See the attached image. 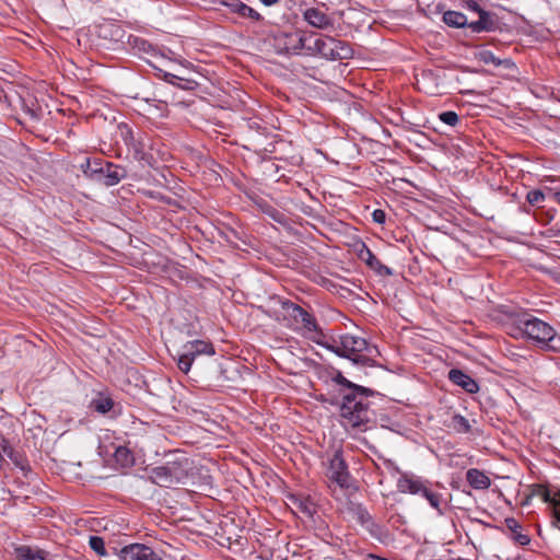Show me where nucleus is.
I'll return each mask as SVG.
<instances>
[{
    "label": "nucleus",
    "mask_w": 560,
    "mask_h": 560,
    "mask_svg": "<svg viewBox=\"0 0 560 560\" xmlns=\"http://www.w3.org/2000/svg\"><path fill=\"white\" fill-rule=\"evenodd\" d=\"M331 381L348 389L342 396L340 415L348 425L361 428L371 420L369 396L370 388L357 385L347 380L340 371H336Z\"/></svg>",
    "instance_id": "obj_1"
},
{
    "label": "nucleus",
    "mask_w": 560,
    "mask_h": 560,
    "mask_svg": "<svg viewBox=\"0 0 560 560\" xmlns=\"http://www.w3.org/2000/svg\"><path fill=\"white\" fill-rule=\"evenodd\" d=\"M190 469L191 462L188 457L175 455L173 459L152 468L149 477L153 483L160 487L172 488L185 483Z\"/></svg>",
    "instance_id": "obj_2"
},
{
    "label": "nucleus",
    "mask_w": 560,
    "mask_h": 560,
    "mask_svg": "<svg viewBox=\"0 0 560 560\" xmlns=\"http://www.w3.org/2000/svg\"><path fill=\"white\" fill-rule=\"evenodd\" d=\"M520 337H526L533 340L544 350H560V336L546 322L525 314L521 324Z\"/></svg>",
    "instance_id": "obj_3"
},
{
    "label": "nucleus",
    "mask_w": 560,
    "mask_h": 560,
    "mask_svg": "<svg viewBox=\"0 0 560 560\" xmlns=\"http://www.w3.org/2000/svg\"><path fill=\"white\" fill-rule=\"evenodd\" d=\"M368 341L350 334L340 337L329 349L338 357L350 359L354 364L371 365L372 360L363 355L362 352L368 349Z\"/></svg>",
    "instance_id": "obj_4"
},
{
    "label": "nucleus",
    "mask_w": 560,
    "mask_h": 560,
    "mask_svg": "<svg viewBox=\"0 0 560 560\" xmlns=\"http://www.w3.org/2000/svg\"><path fill=\"white\" fill-rule=\"evenodd\" d=\"M118 129L122 142L128 151L132 153L133 159L142 164H150L151 156L147 152L149 137L141 131H135L125 122L119 124Z\"/></svg>",
    "instance_id": "obj_5"
},
{
    "label": "nucleus",
    "mask_w": 560,
    "mask_h": 560,
    "mask_svg": "<svg viewBox=\"0 0 560 560\" xmlns=\"http://www.w3.org/2000/svg\"><path fill=\"white\" fill-rule=\"evenodd\" d=\"M328 60L349 59L353 55L351 46L331 36H319L314 40L313 46L307 47Z\"/></svg>",
    "instance_id": "obj_6"
},
{
    "label": "nucleus",
    "mask_w": 560,
    "mask_h": 560,
    "mask_svg": "<svg viewBox=\"0 0 560 560\" xmlns=\"http://www.w3.org/2000/svg\"><path fill=\"white\" fill-rule=\"evenodd\" d=\"M525 314L521 313L518 308L511 305H497L492 306V324L500 326L508 335L518 338L521 331V324Z\"/></svg>",
    "instance_id": "obj_7"
},
{
    "label": "nucleus",
    "mask_w": 560,
    "mask_h": 560,
    "mask_svg": "<svg viewBox=\"0 0 560 560\" xmlns=\"http://www.w3.org/2000/svg\"><path fill=\"white\" fill-rule=\"evenodd\" d=\"M285 318L289 320L288 326L293 330L303 332H317L318 325L313 315L300 305L285 300L281 303Z\"/></svg>",
    "instance_id": "obj_8"
},
{
    "label": "nucleus",
    "mask_w": 560,
    "mask_h": 560,
    "mask_svg": "<svg viewBox=\"0 0 560 560\" xmlns=\"http://www.w3.org/2000/svg\"><path fill=\"white\" fill-rule=\"evenodd\" d=\"M306 38L298 31H275L269 43L279 55H298L305 47Z\"/></svg>",
    "instance_id": "obj_9"
},
{
    "label": "nucleus",
    "mask_w": 560,
    "mask_h": 560,
    "mask_svg": "<svg viewBox=\"0 0 560 560\" xmlns=\"http://www.w3.org/2000/svg\"><path fill=\"white\" fill-rule=\"evenodd\" d=\"M214 353L213 345L207 340L196 339L187 341L178 352L177 366L183 373L187 374L198 355H213Z\"/></svg>",
    "instance_id": "obj_10"
},
{
    "label": "nucleus",
    "mask_w": 560,
    "mask_h": 560,
    "mask_svg": "<svg viewBox=\"0 0 560 560\" xmlns=\"http://www.w3.org/2000/svg\"><path fill=\"white\" fill-rule=\"evenodd\" d=\"M327 477L332 482L337 483L340 488H349L351 485V476L348 470V465L342 457L341 452L337 451L329 459L327 469Z\"/></svg>",
    "instance_id": "obj_11"
},
{
    "label": "nucleus",
    "mask_w": 560,
    "mask_h": 560,
    "mask_svg": "<svg viewBox=\"0 0 560 560\" xmlns=\"http://www.w3.org/2000/svg\"><path fill=\"white\" fill-rule=\"evenodd\" d=\"M120 560H163L161 555L143 544H130L119 550Z\"/></svg>",
    "instance_id": "obj_12"
},
{
    "label": "nucleus",
    "mask_w": 560,
    "mask_h": 560,
    "mask_svg": "<svg viewBox=\"0 0 560 560\" xmlns=\"http://www.w3.org/2000/svg\"><path fill=\"white\" fill-rule=\"evenodd\" d=\"M520 483L516 479L509 476L495 477L492 482V492L498 493V498H502L508 505H512V499L516 498Z\"/></svg>",
    "instance_id": "obj_13"
},
{
    "label": "nucleus",
    "mask_w": 560,
    "mask_h": 560,
    "mask_svg": "<svg viewBox=\"0 0 560 560\" xmlns=\"http://www.w3.org/2000/svg\"><path fill=\"white\" fill-rule=\"evenodd\" d=\"M358 257L378 276L389 277L393 275V270L389 267L383 265L363 242L360 244V248L358 249Z\"/></svg>",
    "instance_id": "obj_14"
},
{
    "label": "nucleus",
    "mask_w": 560,
    "mask_h": 560,
    "mask_svg": "<svg viewBox=\"0 0 560 560\" xmlns=\"http://www.w3.org/2000/svg\"><path fill=\"white\" fill-rule=\"evenodd\" d=\"M424 479L412 474V472H402L397 479V490L400 493H410L413 495L420 494V490L422 485L424 483Z\"/></svg>",
    "instance_id": "obj_15"
},
{
    "label": "nucleus",
    "mask_w": 560,
    "mask_h": 560,
    "mask_svg": "<svg viewBox=\"0 0 560 560\" xmlns=\"http://www.w3.org/2000/svg\"><path fill=\"white\" fill-rule=\"evenodd\" d=\"M503 533L508 535L515 544L520 546H527L530 542V537L524 532L523 526L513 517L504 520Z\"/></svg>",
    "instance_id": "obj_16"
},
{
    "label": "nucleus",
    "mask_w": 560,
    "mask_h": 560,
    "mask_svg": "<svg viewBox=\"0 0 560 560\" xmlns=\"http://www.w3.org/2000/svg\"><path fill=\"white\" fill-rule=\"evenodd\" d=\"M101 175L102 176L100 183L104 184L107 187H112L117 185L121 179H124L127 176V171L124 166L106 162L104 165V170L101 171Z\"/></svg>",
    "instance_id": "obj_17"
},
{
    "label": "nucleus",
    "mask_w": 560,
    "mask_h": 560,
    "mask_svg": "<svg viewBox=\"0 0 560 560\" xmlns=\"http://www.w3.org/2000/svg\"><path fill=\"white\" fill-rule=\"evenodd\" d=\"M303 19L313 27L326 30L332 26L331 19L318 8H308L303 12Z\"/></svg>",
    "instance_id": "obj_18"
},
{
    "label": "nucleus",
    "mask_w": 560,
    "mask_h": 560,
    "mask_svg": "<svg viewBox=\"0 0 560 560\" xmlns=\"http://www.w3.org/2000/svg\"><path fill=\"white\" fill-rule=\"evenodd\" d=\"M448 380L470 394L477 393L479 389L477 382L458 369L450 370Z\"/></svg>",
    "instance_id": "obj_19"
},
{
    "label": "nucleus",
    "mask_w": 560,
    "mask_h": 560,
    "mask_svg": "<svg viewBox=\"0 0 560 560\" xmlns=\"http://www.w3.org/2000/svg\"><path fill=\"white\" fill-rule=\"evenodd\" d=\"M128 43L132 49L139 54H144L150 57L162 56L160 49L156 46L142 37L129 36Z\"/></svg>",
    "instance_id": "obj_20"
},
{
    "label": "nucleus",
    "mask_w": 560,
    "mask_h": 560,
    "mask_svg": "<svg viewBox=\"0 0 560 560\" xmlns=\"http://www.w3.org/2000/svg\"><path fill=\"white\" fill-rule=\"evenodd\" d=\"M492 75H500L508 79L515 78L517 74L516 66L510 59H497L492 56Z\"/></svg>",
    "instance_id": "obj_21"
},
{
    "label": "nucleus",
    "mask_w": 560,
    "mask_h": 560,
    "mask_svg": "<svg viewBox=\"0 0 560 560\" xmlns=\"http://www.w3.org/2000/svg\"><path fill=\"white\" fill-rule=\"evenodd\" d=\"M534 497L540 498L544 502H548L551 505L553 503V499L556 498V492H551V490L545 485L534 483L529 487V493L527 494L524 504Z\"/></svg>",
    "instance_id": "obj_22"
},
{
    "label": "nucleus",
    "mask_w": 560,
    "mask_h": 560,
    "mask_svg": "<svg viewBox=\"0 0 560 560\" xmlns=\"http://www.w3.org/2000/svg\"><path fill=\"white\" fill-rule=\"evenodd\" d=\"M467 481L475 489H485L490 485L489 477L478 469H469L466 474Z\"/></svg>",
    "instance_id": "obj_23"
},
{
    "label": "nucleus",
    "mask_w": 560,
    "mask_h": 560,
    "mask_svg": "<svg viewBox=\"0 0 560 560\" xmlns=\"http://www.w3.org/2000/svg\"><path fill=\"white\" fill-rule=\"evenodd\" d=\"M545 200H546V195L544 194L542 190H540V189L529 190L526 194L527 206L525 205L523 210L525 212L529 213L530 210L528 207H533V208H537V209L544 208Z\"/></svg>",
    "instance_id": "obj_24"
},
{
    "label": "nucleus",
    "mask_w": 560,
    "mask_h": 560,
    "mask_svg": "<svg viewBox=\"0 0 560 560\" xmlns=\"http://www.w3.org/2000/svg\"><path fill=\"white\" fill-rule=\"evenodd\" d=\"M82 172L84 175L93 180H101V171L104 170V166L101 162L97 161H91L88 159L85 163L81 165Z\"/></svg>",
    "instance_id": "obj_25"
},
{
    "label": "nucleus",
    "mask_w": 560,
    "mask_h": 560,
    "mask_svg": "<svg viewBox=\"0 0 560 560\" xmlns=\"http://www.w3.org/2000/svg\"><path fill=\"white\" fill-rule=\"evenodd\" d=\"M428 485H429V481L425 480L421 487L419 495L427 499L429 504L441 514L442 513V511H441V494L432 491Z\"/></svg>",
    "instance_id": "obj_26"
},
{
    "label": "nucleus",
    "mask_w": 560,
    "mask_h": 560,
    "mask_svg": "<svg viewBox=\"0 0 560 560\" xmlns=\"http://www.w3.org/2000/svg\"><path fill=\"white\" fill-rule=\"evenodd\" d=\"M443 22L451 27H464L467 25V16L462 12L446 11L443 14Z\"/></svg>",
    "instance_id": "obj_27"
},
{
    "label": "nucleus",
    "mask_w": 560,
    "mask_h": 560,
    "mask_svg": "<svg viewBox=\"0 0 560 560\" xmlns=\"http://www.w3.org/2000/svg\"><path fill=\"white\" fill-rule=\"evenodd\" d=\"M352 511L361 525L364 527L373 526L377 530H381V526L374 523L372 516L362 504H354Z\"/></svg>",
    "instance_id": "obj_28"
},
{
    "label": "nucleus",
    "mask_w": 560,
    "mask_h": 560,
    "mask_svg": "<svg viewBox=\"0 0 560 560\" xmlns=\"http://www.w3.org/2000/svg\"><path fill=\"white\" fill-rule=\"evenodd\" d=\"M292 502L295 505L296 510L308 518H312L314 513L316 512L315 504L308 498L293 497Z\"/></svg>",
    "instance_id": "obj_29"
},
{
    "label": "nucleus",
    "mask_w": 560,
    "mask_h": 560,
    "mask_svg": "<svg viewBox=\"0 0 560 560\" xmlns=\"http://www.w3.org/2000/svg\"><path fill=\"white\" fill-rule=\"evenodd\" d=\"M16 556L21 560H46L42 550L28 546L16 548Z\"/></svg>",
    "instance_id": "obj_30"
},
{
    "label": "nucleus",
    "mask_w": 560,
    "mask_h": 560,
    "mask_svg": "<svg viewBox=\"0 0 560 560\" xmlns=\"http://www.w3.org/2000/svg\"><path fill=\"white\" fill-rule=\"evenodd\" d=\"M91 406L98 413L105 415L113 408L114 401L110 397L98 396L92 400Z\"/></svg>",
    "instance_id": "obj_31"
},
{
    "label": "nucleus",
    "mask_w": 560,
    "mask_h": 560,
    "mask_svg": "<svg viewBox=\"0 0 560 560\" xmlns=\"http://www.w3.org/2000/svg\"><path fill=\"white\" fill-rule=\"evenodd\" d=\"M115 459L122 466H129L133 463V457L130 451L125 446H118L115 451Z\"/></svg>",
    "instance_id": "obj_32"
},
{
    "label": "nucleus",
    "mask_w": 560,
    "mask_h": 560,
    "mask_svg": "<svg viewBox=\"0 0 560 560\" xmlns=\"http://www.w3.org/2000/svg\"><path fill=\"white\" fill-rule=\"evenodd\" d=\"M10 458L13 464L22 471L23 476L28 477L31 472L28 462L22 455L13 452L10 454Z\"/></svg>",
    "instance_id": "obj_33"
},
{
    "label": "nucleus",
    "mask_w": 560,
    "mask_h": 560,
    "mask_svg": "<svg viewBox=\"0 0 560 560\" xmlns=\"http://www.w3.org/2000/svg\"><path fill=\"white\" fill-rule=\"evenodd\" d=\"M452 427L456 432H459V433L468 432L470 429V424H469L468 420L460 415H455L452 418Z\"/></svg>",
    "instance_id": "obj_34"
},
{
    "label": "nucleus",
    "mask_w": 560,
    "mask_h": 560,
    "mask_svg": "<svg viewBox=\"0 0 560 560\" xmlns=\"http://www.w3.org/2000/svg\"><path fill=\"white\" fill-rule=\"evenodd\" d=\"M90 548L98 556H106L104 539L100 536H91L89 540Z\"/></svg>",
    "instance_id": "obj_35"
},
{
    "label": "nucleus",
    "mask_w": 560,
    "mask_h": 560,
    "mask_svg": "<svg viewBox=\"0 0 560 560\" xmlns=\"http://www.w3.org/2000/svg\"><path fill=\"white\" fill-rule=\"evenodd\" d=\"M551 506L553 515L552 524L560 529V490L556 491V498L553 499Z\"/></svg>",
    "instance_id": "obj_36"
},
{
    "label": "nucleus",
    "mask_w": 560,
    "mask_h": 560,
    "mask_svg": "<svg viewBox=\"0 0 560 560\" xmlns=\"http://www.w3.org/2000/svg\"><path fill=\"white\" fill-rule=\"evenodd\" d=\"M488 16V13L485 12V11H480V18L478 21H475V22H471V23H467L468 27L471 28L472 32L475 33H480L485 30H487V26H486V18Z\"/></svg>",
    "instance_id": "obj_37"
},
{
    "label": "nucleus",
    "mask_w": 560,
    "mask_h": 560,
    "mask_svg": "<svg viewBox=\"0 0 560 560\" xmlns=\"http://www.w3.org/2000/svg\"><path fill=\"white\" fill-rule=\"evenodd\" d=\"M439 118L442 122H444L447 126L454 127L458 120V115L453 110L443 112L439 115Z\"/></svg>",
    "instance_id": "obj_38"
},
{
    "label": "nucleus",
    "mask_w": 560,
    "mask_h": 560,
    "mask_svg": "<svg viewBox=\"0 0 560 560\" xmlns=\"http://www.w3.org/2000/svg\"><path fill=\"white\" fill-rule=\"evenodd\" d=\"M238 14L245 18H249L254 21H259L261 19V15L247 4L244 5V8L242 9V11L238 12Z\"/></svg>",
    "instance_id": "obj_39"
},
{
    "label": "nucleus",
    "mask_w": 560,
    "mask_h": 560,
    "mask_svg": "<svg viewBox=\"0 0 560 560\" xmlns=\"http://www.w3.org/2000/svg\"><path fill=\"white\" fill-rule=\"evenodd\" d=\"M383 465L385 467V469L388 471V474L392 476V477H395L396 475H401L402 472L400 471L399 467L397 466V464L392 460V459H384L383 460Z\"/></svg>",
    "instance_id": "obj_40"
},
{
    "label": "nucleus",
    "mask_w": 560,
    "mask_h": 560,
    "mask_svg": "<svg viewBox=\"0 0 560 560\" xmlns=\"http://www.w3.org/2000/svg\"><path fill=\"white\" fill-rule=\"evenodd\" d=\"M372 219L377 224H384L386 221V213L382 209H375L372 212Z\"/></svg>",
    "instance_id": "obj_41"
},
{
    "label": "nucleus",
    "mask_w": 560,
    "mask_h": 560,
    "mask_svg": "<svg viewBox=\"0 0 560 560\" xmlns=\"http://www.w3.org/2000/svg\"><path fill=\"white\" fill-rule=\"evenodd\" d=\"M223 4L231 8L233 12L238 13L244 8L245 3L238 0H233L231 3L223 2Z\"/></svg>",
    "instance_id": "obj_42"
},
{
    "label": "nucleus",
    "mask_w": 560,
    "mask_h": 560,
    "mask_svg": "<svg viewBox=\"0 0 560 560\" xmlns=\"http://www.w3.org/2000/svg\"><path fill=\"white\" fill-rule=\"evenodd\" d=\"M162 78L165 82L171 83V84H176V80H180L179 77H177L173 73L166 72V71L163 72Z\"/></svg>",
    "instance_id": "obj_43"
},
{
    "label": "nucleus",
    "mask_w": 560,
    "mask_h": 560,
    "mask_svg": "<svg viewBox=\"0 0 560 560\" xmlns=\"http://www.w3.org/2000/svg\"><path fill=\"white\" fill-rule=\"evenodd\" d=\"M505 189L506 188H502V187H499L497 190H495V196L498 197H503L505 195ZM506 194H509V191L506 190ZM510 196L512 199H515L516 198V192L515 191H511L510 192Z\"/></svg>",
    "instance_id": "obj_44"
},
{
    "label": "nucleus",
    "mask_w": 560,
    "mask_h": 560,
    "mask_svg": "<svg viewBox=\"0 0 560 560\" xmlns=\"http://www.w3.org/2000/svg\"><path fill=\"white\" fill-rule=\"evenodd\" d=\"M366 528L370 530V533H371V535H372L373 537H376V538H378V539L381 540V535L383 534V528H382V527H381V530H377V529H376L375 527H373V526H369V527H366Z\"/></svg>",
    "instance_id": "obj_45"
},
{
    "label": "nucleus",
    "mask_w": 560,
    "mask_h": 560,
    "mask_svg": "<svg viewBox=\"0 0 560 560\" xmlns=\"http://www.w3.org/2000/svg\"><path fill=\"white\" fill-rule=\"evenodd\" d=\"M267 7L273 5L279 2V0H260Z\"/></svg>",
    "instance_id": "obj_46"
},
{
    "label": "nucleus",
    "mask_w": 560,
    "mask_h": 560,
    "mask_svg": "<svg viewBox=\"0 0 560 560\" xmlns=\"http://www.w3.org/2000/svg\"><path fill=\"white\" fill-rule=\"evenodd\" d=\"M468 7H469L470 9H472L474 11H478V12L480 13L479 5H478V3H477V2L471 1V2H469V3H468Z\"/></svg>",
    "instance_id": "obj_47"
},
{
    "label": "nucleus",
    "mask_w": 560,
    "mask_h": 560,
    "mask_svg": "<svg viewBox=\"0 0 560 560\" xmlns=\"http://www.w3.org/2000/svg\"><path fill=\"white\" fill-rule=\"evenodd\" d=\"M145 102V104H148L149 106H152V103L155 102V100H151V98H144L143 100Z\"/></svg>",
    "instance_id": "obj_48"
},
{
    "label": "nucleus",
    "mask_w": 560,
    "mask_h": 560,
    "mask_svg": "<svg viewBox=\"0 0 560 560\" xmlns=\"http://www.w3.org/2000/svg\"><path fill=\"white\" fill-rule=\"evenodd\" d=\"M377 560H386V559H383V558H380V557H376Z\"/></svg>",
    "instance_id": "obj_49"
},
{
    "label": "nucleus",
    "mask_w": 560,
    "mask_h": 560,
    "mask_svg": "<svg viewBox=\"0 0 560 560\" xmlns=\"http://www.w3.org/2000/svg\"><path fill=\"white\" fill-rule=\"evenodd\" d=\"M491 166H492V168L494 167V161L493 160H492Z\"/></svg>",
    "instance_id": "obj_50"
}]
</instances>
